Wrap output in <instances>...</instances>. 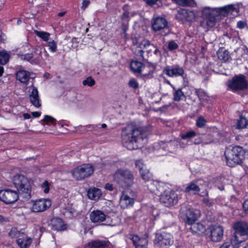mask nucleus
Instances as JSON below:
<instances>
[{
	"label": "nucleus",
	"instance_id": "obj_49",
	"mask_svg": "<svg viewBox=\"0 0 248 248\" xmlns=\"http://www.w3.org/2000/svg\"><path fill=\"white\" fill-rule=\"evenodd\" d=\"M166 219H169V220H165V222L168 226H170L173 223V215L171 213L168 214L165 217Z\"/></svg>",
	"mask_w": 248,
	"mask_h": 248
},
{
	"label": "nucleus",
	"instance_id": "obj_36",
	"mask_svg": "<svg viewBox=\"0 0 248 248\" xmlns=\"http://www.w3.org/2000/svg\"><path fill=\"white\" fill-rule=\"evenodd\" d=\"M34 33L36 36L40 37L44 41H48L49 39L50 34L48 32L35 30Z\"/></svg>",
	"mask_w": 248,
	"mask_h": 248
},
{
	"label": "nucleus",
	"instance_id": "obj_3",
	"mask_svg": "<svg viewBox=\"0 0 248 248\" xmlns=\"http://www.w3.org/2000/svg\"><path fill=\"white\" fill-rule=\"evenodd\" d=\"M247 151L240 146H234L232 148H228L225 151V155L227 165L234 167L241 165L245 158Z\"/></svg>",
	"mask_w": 248,
	"mask_h": 248
},
{
	"label": "nucleus",
	"instance_id": "obj_41",
	"mask_svg": "<svg viewBox=\"0 0 248 248\" xmlns=\"http://www.w3.org/2000/svg\"><path fill=\"white\" fill-rule=\"evenodd\" d=\"M196 133L194 131H190L187 132L185 134H181V137L183 140H186L187 139H191L196 136Z\"/></svg>",
	"mask_w": 248,
	"mask_h": 248
},
{
	"label": "nucleus",
	"instance_id": "obj_51",
	"mask_svg": "<svg viewBox=\"0 0 248 248\" xmlns=\"http://www.w3.org/2000/svg\"><path fill=\"white\" fill-rule=\"evenodd\" d=\"M129 12L125 11L124 12L121 16V19L123 21V22H128L129 20Z\"/></svg>",
	"mask_w": 248,
	"mask_h": 248
},
{
	"label": "nucleus",
	"instance_id": "obj_8",
	"mask_svg": "<svg viewBox=\"0 0 248 248\" xmlns=\"http://www.w3.org/2000/svg\"><path fill=\"white\" fill-rule=\"evenodd\" d=\"M94 172L93 166L90 164H84L77 167L72 175L77 180H81L91 176Z\"/></svg>",
	"mask_w": 248,
	"mask_h": 248
},
{
	"label": "nucleus",
	"instance_id": "obj_48",
	"mask_svg": "<svg viewBox=\"0 0 248 248\" xmlns=\"http://www.w3.org/2000/svg\"><path fill=\"white\" fill-rule=\"evenodd\" d=\"M128 85L134 89H137L139 87V83L134 78H132L129 81Z\"/></svg>",
	"mask_w": 248,
	"mask_h": 248
},
{
	"label": "nucleus",
	"instance_id": "obj_40",
	"mask_svg": "<svg viewBox=\"0 0 248 248\" xmlns=\"http://www.w3.org/2000/svg\"><path fill=\"white\" fill-rule=\"evenodd\" d=\"M95 83V81L93 78L91 77H88L82 82V84L84 86H88L89 87L93 86Z\"/></svg>",
	"mask_w": 248,
	"mask_h": 248
},
{
	"label": "nucleus",
	"instance_id": "obj_12",
	"mask_svg": "<svg viewBox=\"0 0 248 248\" xmlns=\"http://www.w3.org/2000/svg\"><path fill=\"white\" fill-rule=\"evenodd\" d=\"M19 197L20 196L15 190L6 189L0 191V200L6 204L14 203Z\"/></svg>",
	"mask_w": 248,
	"mask_h": 248
},
{
	"label": "nucleus",
	"instance_id": "obj_27",
	"mask_svg": "<svg viewBox=\"0 0 248 248\" xmlns=\"http://www.w3.org/2000/svg\"><path fill=\"white\" fill-rule=\"evenodd\" d=\"M87 195L90 199L96 201L101 196L102 192L99 188L93 187L89 188Z\"/></svg>",
	"mask_w": 248,
	"mask_h": 248
},
{
	"label": "nucleus",
	"instance_id": "obj_58",
	"mask_svg": "<svg viewBox=\"0 0 248 248\" xmlns=\"http://www.w3.org/2000/svg\"><path fill=\"white\" fill-rule=\"evenodd\" d=\"M202 202L207 206H211L212 205V202H210L209 198L208 197L204 198L203 199Z\"/></svg>",
	"mask_w": 248,
	"mask_h": 248
},
{
	"label": "nucleus",
	"instance_id": "obj_25",
	"mask_svg": "<svg viewBox=\"0 0 248 248\" xmlns=\"http://www.w3.org/2000/svg\"><path fill=\"white\" fill-rule=\"evenodd\" d=\"M156 68V65L154 63L147 62L144 64L143 67V71L141 74L143 77H152Z\"/></svg>",
	"mask_w": 248,
	"mask_h": 248
},
{
	"label": "nucleus",
	"instance_id": "obj_44",
	"mask_svg": "<svg viewBox=\"0 0 248 248\" xmlns=\"http://www.w3.org/2000/svg\"><path fill=\"white\" fill-rule=\"evenodd\" d=\"M48 46L50 51L53 53L56 52L57 48V45L56 42L52 40L48 42Z\"/></svg>",
	"mask_w": 248,
	"mask_h": 248
},
{
	"label": "nucleus",
	"instance_id": "obj_63",
	"mask_svg": "<svg viewBox=\"0 0 248 248\" xmlns=\"http://www.w3.org/2000/svg\"><path fill=\"white\" fill-rule=\"evenodd\" d=\"M33 117L35 118L39 117L41 115V113L37 111H34L31 113Z\"/></svg>",
	"mask_w": 248,
	"mask_h": 248
},
{
	"label": "nucleus",
	"instance_id": "obj_54",
	"mask_svg": "<svg viewBox=\"0 0 248 248\" xmlns=\"http://www.w3.org/2000/svg\"><path fill=\"white\" fill-rule=\"evenodd\" d=\"M247 26V23L243 21H239L237 23V27L240 29H244Z\"/></svg>",
	"mask_w": 248,
	"mask_h": 248
},
{
	"label": "nucleus",
	"instance_id": "obj_43",
	"mask_svg": "<svg viewBox=\"0 0 248 248\" xmlns=\"http://www.w3.org/2000/svg\"><path fill=\"white\" fill-rule=\"evenodd\" d=\"M206 122V120L202 116H200L196 120V124L197 127L202 128L205 125Z\"/></svg>",
	"mask_w": 248,
	"mask_h": 248
},
{
	"label": "nucleus",
	"instance_id": "obj_7",
	"mask_svg": "<svg viewBox=\"0 0 248 248\" xmlns=\"http://www.w3.org/2000/svg\"><path fill=\"white\" fill-rule=\"evenodd\" d=\"M173 243V236L166 232L156 233L154 240L155 244L159 248H169Z\"/></svg>",
	"mask_w": 248,
	"mask_h": 248
},
{
	"label": "nucleus",
	"instance_id": "obj_30",
	"mask_svg": "<svg viewBox=\"0 0 248 248\" xmlns=\"http://www.w3.org/2000/svg\"><path fill=\"white\" fill-rule=\"evenodd\" d=\"M218 58L224 62H226L231 59L229 52L224 47H220L217 51Z\"/></svg>",
	"mask_w": 248,
	"mask_h": 248
},
{
	"label": "nucleus",
	"instance_id": "obj_61",
	"mask_svg": "<svg viewBox=\"0 0 248 248\" xmlns=\"http://www.w3.org/2000/svg\"><path fill=\"white\" fill-rule=\"evenodd\" d=\"M90 3L89 0H83L82 8H86Z\"/></svg>",
	"mask_w": 248,
	"mask_h": 248
},
{
	"label": "nucleus",
	"instance_id": "obj_2",
	"mask_svg": "<svg viewBox=\"0 0 248 248\" xmlns=\"http://www.w3.org/2000/svg\"><path fill=\"white\" fill-rule=\"evenodd\" d=\"M123 145L128 150H136L142 147L147 142V132L142 128L128 125L121 132Z\"/></svg>",
	"mask_w": 248,
	"mask_h": 248
},
{
	"label": "nucleus",
	"instance_id": "obj_62",
	"mask_svg": "<svg viewBox=\"0 0 248 248\" xmlns=\"http://www.w3.org/2000/svg\"><path fill=\"white\" fill-rule=\"evenodd\" d=\"M146 2L150 5H154L155 4L158 0H145Z\"/></svg>",
	"mask_w": 248,
	"mask_h": 248
},
{
	"label": "nucleus",
	"instance_id": "obj_35",
	"mask_svg": "<svg viewBox=\"0 0 248 248\" xmlns=\"http://www.w3.org/2000/svg\"><path fill=\"white\" fill-rule=\"evenodd\" d=\"M10 55L9 53L5 51H0V64L4 65L6 64L9 60Z\"/></svg>",
	"mask_w": 248,
	"mask_h": 248
},
{
	"label": "nucleus",
	"instance_id": "obj_60",
	"mask_svg": "<svg viewBox=\"0 0 248 248\" xmlns=\"http://www.w3.org/2000/svg\"><path fill=\"white\" fill-rule=\"evenodd\" d=\"M105 188L106 189L108 190L109 191H112L113 189L112 185L110 184L109 183L106 184Z\"/></svg>",
	"mask_w": 248,
	"mask_h": 248
},
{
	"label": "nucleus",
	"instance_id": "obj_47",
	"mask_svg": "<svg viewBox=\"0 0 248 248\" xmlns=\"http://www.w3.org/2000/svg\"><path fill=\"white\" fill-rule=\"evenodd\" d=\"M140 173L142 179L145 181H148L150 179L151 174H150L148 170L145 171V172H144L143 171H141Z\"/></svg>",
	"mask_w": 248,
	"mask_h": 248
},
{
	"label": "nucleus",
	"instance_id": "obj_59",
	"mask_svg": "<svg viewBox=\"0 0 248 248\" xmlns=\"http://www.w3.org/2000/svg\"><path fill=\"white\" fill-rule=\"evenodd\" d=\"M231 246V243L229 242H224L220 247V248H229Z\"/></svg>",
	"mask_w": 248,
	"mask_h": 248
},
{
	"label": "nucleus",
	"instance_id": "obj_22",
	"mask_svg": "<svg viewBox=\"0 0 248 248\" xmlns=\"http://www.w3.org/2000/svg\"><path fill=\"white\" fill-rule=\"evenodd\" d=\"M199 180H195L187 184L184 192L188 195H196L200 191V188L197 183Z\"/></svg>",
	"mask_w": 248,
	"mask_h": 248
},
{
	"label": "nucleus",
	"instance_id": "obj_33",
	"mask_svg": "<svg viewBox=\"0 0 248 248\" xmlns=\"http://www.w3.org/2000/svg\"><path fill=\"white\" fill-rule=\"evenodd\" d=\"M32 242L30 237L26 236L25 238H19L16 240V242L21 248H27Z\"/></svg>",
	"mask_w": 248,
	"mask_h": 248
},
{
	"label": "nucleus",
	"instance_id": "obj_6",
	"mask_svg": "<svg viewBox=\"0 0 248 248\" xmlns=\"http://www.w3.org/2000/svg\"><path fill=\"white\" fill-rule=\"evenodd\" d=\"M227 85L233 92L244 91L248 88V82L245 76L242 74L235 76L228 81Z\"/></svg>",
	"mask_w": 248,
	"mask_h": 248
},
{
	"label": "nucleus",
	"instance_id": "obj_21",
	"mask_svg": "<svg viewBox=\"0 0 248 248\" xmlns=\"http://www.w3.org/2000/svg\"><path fill=\"white\" fill-rule=\"evenodd\" d=\"M90 218L92 222L100 224L106 220V216L103 211L97 210L90 213Z\"/></svg>",
	"mask_w": 248,
	"mask_h": 248
},
{
	"label": "nucleus",
	"instance_id": "obj_16",
	"mask_svg": "<svg viewBox=\"0 0 248 248\" xmlns=\"http://www.w3.org/2000/svg\"><path fill=\"white\" fill-rule=\"evenodd\" d=\"M163 73L169 77H183L185 74V70L179 65L167 66L163 70Z\"/></svg>",
	"mask_w": 248,
	"mask_h": 248
},
{
	"label": "nucleus",
	"instance_id": "obj_17",
	"mask_svg": "<svg viewBox=\"0 0 248 248\" xmlns=\"http://www.w3.org/2000/svg\"><path fill=\"white\" fill-rule=\"evenodd\" d=\"M32 211L36 213L46 211L51 205L50 200L47 199H39L35 201H32Z\"/></svg>",
	"mask_w": 248,
	"mask_h": 248
},
{
	"label": "nucleus",
	"instance_id": "obj_64",
	"mask_svg": "<svg viewBox=\"0 0 248 248\" xmlns=\"http://www.w3.org/2000/svg\"><path fill=\"white\" fill-rule=\"evenodd\" d=\"M23 116L25 119H29L31 117V115L28 113H24Z\"/></svg>",
	"mask_w": 248,
	"mask_h": 248
},
{
	"label": "nucleus",
	"instance_id": "obj_56",
	"mask_svg": "<svg viewBox=\"0 0 248 248\" xmlns=\"http://www.w3.org/2000/svg\"><path fill=\"white\" fill-rule=\"evenodd\" d=\"M153 49H154V53L157 56H161V51L158 49L156 46H154V47H152Z\"/></svg>",
	"mask_w": 248,
	"mask_h": 248
},
{
	"label": "nucleus",
	"instance_id": "obj_13",
	"mask_svg": "<svg viewBox=\"0 0 248 248\" xmlns=\"http://www.w3.org/2000/svg\"><path fill=\"white\" fill-rule=\"evenodd\" d=\"M208 230L212 241L218 242L223 239L224 229L222 226L212 225L208 228Z\"/></svg>",
	"mask_w": 248,
	"mask_h": 248
},
{
	"label": "nucleus",
	"instance_id": "obj_26",
	"mask_svg": "<svg viewBox=\"0 0 248 248\" xmlns=\"http://www.w3.org/2000/svg\"><path fill=\"white\" fill-rule=\"evenodd\" d=\"M179 16H183L182 18H184L186 20L190 22L195 20L196 15L195 13L191 10L183 9L178 13Z\"/></svg>",
	"mask_w": 248,
	"mask_h": 248
},
{
	"label": "nucleus",
	"instance_id": "obj_42",
	"mask_svg": "<svg viewBox=\"0 0 248 248\" xmlns=\"http://www.w3.org/2000/svg\"><path fill=\"white\" fill-rule=\"evenodd\" d=\"M195 93L200 100H203L205 97L207 96L206 93L201 89H195Z\"/></svg>",
	"mask_w": 248,
	"mask_h": 248
},
{
	"label": "nucleus",
	"instance_id": "obj_39",
	"mask_svg": "<svg viewBox=\"0 0 248 248\" xmlns=\"http://www.w3.org/2000/svg\"><path fill=\"white\" fill-rule=\"evenodd\" d=\"M23 234V232L21 233L20 232L17 231V229L15 228H12L9 232V236L12 238L16 237L19 238Z\"/></svg>",
	"mask_w": 248,
	"mask_h": 248
},
{
	"label": "nucleus",
	"instance_id": "obj_29",
	"mask_svg": "<svg viewBox=\"0 0 248 248\" xmlns=\"http://www.w3.org/2000/svg\"><path fill=\"white\" fill-rule=\"evenodd\" d=\"M144 65L143 63L138 61H132L130 63V68L134 73L141 74L143 71Z\"/></svg>",
	"mask_w": 248,
	"mask_h": 248
},
{
	"label": "nucleus",
	"instance_id": "obj_9",
	"mask_svg": "<svg viewBox=\"0 0 248 248\" xmlns=\"http://www.w3.org/2000/svg\"><path fill=\"white\" fill-rule=\"evenodd\" d=\"M233 227L235 230L236 234L233 235L231 239V243L236 245L243 241L238 238V235L240 236L248 235V223L244 221H239L236 222Z\"/></svg>",
	"mask_w": 248,
	"mask_h": 248
},
{
	"label": "nucleus",
	"instance_id": "obj_34",
	"mask_svg": "<svg viewBox=\"0 0 248 248\" xmlns=\"http://www.w3.org/2000/svg\"><path fill=\"white\" fill-rule=\"evenodd\" d=\"M185 97V95L181 89H176L175 88V90H173V100L175 101H180Z\"/></svg>",
	"mask_w": 248,
	"mask_h": 248
},
{
	"label": "nucleus",
	"instance_id": "obj_45",
	"mask_svg": "<svg viewBox=\"0 0 248 248\" xmlns=\"http://www.w3.org/2000/svg\"><path fill=\"white\" fill-rule=\"evenodd\" d=\"M42 121H44L46 124H48L49 123L54 124L56 120L50 116L45 115Z\"/></svg>",
	"mask_w": 248,
	"mask_h": 248
},
{
	"label": "nucleus",
	"instance_id": "obj_24",
	"mask_svg": "<svg viewBox=\"0 0 248 248\" xmlns=\"http://www.w3.org/2000/svg\"><path fill=\"white\" fill-rule=\"evenodd\" d=\"M51 223L53 229L58 231H63L66 228V225L63 220L59 217H55L51 219Z\"/></svg>",
	"mask_w": 248,
	"mask_h": 248
},
{
	"label": "nucleus",
	"instance_id": "obj_11",
	"mask_svg": "<svg viewBox=\"0 0 248 248\" xmlns=\"http://www.w3.org/2000/svg\"><path fill=\"white\" fill-rule=\"evenodd\" d=\"M180 213L186 223L191 224L196 221L199 217V211H194L187 206H184L181 208Z\"/></svg>",
	"mask_w": 248,
	"mask_h": 248
},
{
	"label": "nucleus",
	"instance_id": "obj_23",
	"mask_svg": "<svg viewBox=\"0 0 248 248\" xmlns=\"http://www.w3.org/2000/svg\"><path fill=\"white\" fill-rule=\"evenodd\" d=\"M29 98L31 104L37 108L41 106V100L39 96L37 89L33 87L32 90L29 95Z\"/></svg>",
	"mask_w": 248,
	"mask_h": 248
},
{
	"label": "nucleus",
	"instance_id": "obj_5",
	"mask_svg": "<svg viewBox=\"0 0 248 248\" xmlns=\"http://www.w3.org/2000/svg\"><path fill=\"white\" fill-rule=\"evenodd\" d=\"M114 179L123 188L131 187L134 183L133 173L126 169H118L114 174Z\"/></svg>",
	"mask_w": 248,
	"mask_h": 248
},
{
	"label": "nucleus",
	"instance_id": "obj_57",
	"mask_svg": "<svg viewBox=\"0 0 248 248\" xmlns=\"http://www.w3.org/2000/svg\"><path fill=\"white\" fill-rule=\"evenodd\" d=\"M122 29L124 31V35H125V32L128 29V22H123L122 23Z\"/></svg>",
	"mask_w": 248,
	"mask_h": 248
},
{
	"label": "nucleus",
	"instance_id": "obj_50",
	"mask_svg": "<svg viewBox=\"0 0 248 248\" xmlns=\"http://www.w3.org/2000/svg\"><path fill=\"white\" fill-rule=\"evenodd\" d=\"M143 166L144 165L140 160H136L135 161V166L139 169L140 172L143 171Z\"/></svg>",
	"mask_w": 248,
	"mask_h": 248
},
{
	"label": "nucleus",
	"instance_id": "obj_18",
	"mask_svg": "<svg viewBox=\"0 0 248 248\" xmlns=\"http://www.w3.org/2000/svg\"><path fill=\"white\" fill-rule=\"evenodd\" d=\"M152 27L155 31H161L168 28V22L164 17H157L152 20Z\"/></svg>",
	"mask_w": 248,
	"mask_h": 248
},
{
	"label": "nucleus",
	"instance_id": "obj_14",
	"mask_svg": "<svg viewBox=\"0 0 248 248\" xmlns=\"http://www.w3.org/2000/svg\"><path fill=\"white\" fill-rule=\"evenodd\" d=\"M32 52L38 56L34 57L32 53H27L19 55V57L21 60L27 61L32 64H38L40 62V58L41 57V48L39 46H36L33 49Z\"/></svg>",
	"mask_w": 248,
	"mask_h": 248
},
{
	"label": "nucleus",
	"instance_id": "obj_38",
	"mask_svg": "<svg viewBox=\"0 0 248 248\" xmlns=\"http://www.w3.org/2000/svg\"><path fill=\"white\" fill-rule=\"evenodd\" d=\"M248 124V122L247 119L245 117L241 116L237 121L236 127L238 129L245 128L246 127Z\"/></svg>",
	"mask_w": 248,
	"mask_h": 248
},
{
	"label": "nucleus",
	"instance_id": "obj_53",
	"mask_svg": "<svg viewBox=\"0 0 248 248\" xmlns=\"http://www.w3.org/2000/svg\"><path fill=\"white\" fill-rule=\"evenodd\" d=\"M239 50L241 51L242 53V57L245 60H247L248 59V49L247 48H241L239 49Z\"/></svg>",
	"mask_w": 248,
	"mask_h": 248
},
{
	"label": "nucleus",
	"instance_id": "obj_10",
	"mask_svg": "<svg viewBox=\"0 0 248 248\" xmlns=\"http://www.w3.org/2000/svg\"><path fill=\"white\" fill-rule=\"evenodd\" d=\"M161 203L166 207L171 206L178 202V196L176 193L170 189L164 190L159 196Z\"/></svg>",
	"mask_w": 248,
	"mask_h": 248
},
{
	"label": "nucleus",
	"instance_id": "obj_46",
	"mask_svg": "<svg viewBox=\"0 0 248 248\" xmlns=\"http://www.w3.org/2000/svg\"><path fill=\"white\" fill-rule=\"evenodd\" d=\"M178 47V45L174 41H170L168 43V48L170 51L176 49Z\"/></svg>",
	"mask_w": 248,
	"mask_h": 248
},
{
	"label": "nucleus",
	"instance_id": "obj_55",
	"mask_svg": "<svg viewBox=\"0 0 248 248\" xmlns=\"http://www.w3.org/2000/svg\"><path fill=\"white\" fill-rule=\"evenodd\" d=\"M243 208L245 212L248 214V199L244 201L243 204Z\"/></svg>",
	"mask_w": 248,
	"mask_h": 248
},
{
	"label": "nucleus",
	"instance_id": "obj_20",
	"mask_svg": "<svg viewBox=\"0 0 248 248\" xmlns=\"http://www.w3.org/2000/svg\"><path fill=\"white\" fill-rule=\"evenodd\" d=\"M109 242L103 240H92L87 243L84 248H108Z\"/></svg>",
	"mask_w": 248,
	"mask_h": 248
},
{
	"label": "nucleus",
	"instance_id": "obj_28",
	"mask_svg": "<svg viewBox=\"0 0 248 248\" xmlns=\"http://www.w3.org/2000/svg\"><path fill=\"white\" fill-rule=\"evenodd\" d=\"M16 78L20 82L27 83L30 78V73L25 70H19L16 74Z\"/></svg>",
	"mask_w": 248,
	"mask_h": 248
},
{
	"label": "nucleus",
	"instance_id": "obj_32",
	"mask_svg": "<svg viewBox=\"0 0 248 248\" xmlns=\"http://www.w3.org/2000/svg\"><path fill=\"white\" fill-rule=\"evenodd\" d=\"M190 229L193 232L198 234L204 233L206 231L205 227L201 223H195L191 224Z\"/></svg>",
	"mask_w": 248,
	"mask_h": 248
},
{
	"label": "nucleus",
	"instance_id": "obj_15",
	"mask_svg": "<svg viewBox=\"0 0 248 248\" xmlns=\"http://www.w3.org/2000/svg\"><path fill=\"white\" fill-rule=\"evenodd\" d=\"M135 197L136 195L133 191L123 192L120 200V205L121 208L125 209L132 206L134 203Z\"/></svg>",
	"mask_w": 248,
	"mask_h": 248
},
{
	"label": "nucleus",
	"instance_id": "obj_31",
	"mask_svg": "<svg viewBox=\"0 0 248 248\" xmlns=\"http://www.w3.org/2000/svg\"><path fill=\"white\" fill-rule=\"evenodd\" d=\"M154 47V45L150 43V41L147 39L143 40L140 44L139 47L141 49L138 50V55L144 59L143 54L144 51L143 49L148 48V47Z\"/></svg>",
	"mask_w": 248,
	"mask_h": 248
},
{
	"label": "nucleus",
	"instance_id": "obj_4",
	"mask_svg": "<svg viewBox=\"0 0 248 248\" xmlns=\"http://www.w3.org/2000/svg\"><path fill=\"white\" fill-rule=\"evenodd\" d=\"M13 180L22 200H29L31 197V188L28 179L23 175L18 174L15 175Z\"/></svg>",
	"mask_w": 248,
	"mask_h": 248
},
{
	"label": "nucleus",
	"instance_id": "obj_19",
	"mask_svg": "<svg viewBox=\"0 0 248 248\" xmlns=\"http://www.w3.org/2000/svg\"><path fill=\"white\" fill-rule=\"evenodd\" d=\"M128 238L132 241L136 248H147L148 240L146 238L134 234H129Z\"/></svg>",
	"mask_w": 248,
	"mask_h": 248
},
{
	"label": "nucleus",
	"instance_id": "obj_1",
	"mask_svg": "<svg viewBox=\"0 0 248 248\" xmlns=\"http://www.w3.org/2000/svg\"><path fill=\"white\" fill-rule=\"evenodd\" d=\"M239 5L237 4H229L217 8L205 7L202 10L201 16L203 20L201 23V26L207 29L212 28L215 26L220 16H236L239 15Z\"/></svg>",
	"mask_w": 248,
	"mask_h": 248
},
{
	"label": "nucleus",
	"instance_id": "obj_52",
	"mask_svg": "<svg viewBox=\"0 0 248 248\" xmlns=\"http://www.w3.org/2000/svg\"><path fill=\"white\" fill-rule=\"evenodd\" d=\"M42 187L44 188V192L45 193H47L49 190V183L47 181H45L42 186Z\"/></svg>",
	"mask_w": 248,
	"mask_h": 248
},
{
	"label": "nucleus",
	"instance_id": "obj_37",
	"mask_svg": "<svg viewBox=\"0 0 248 248\" xmlns=\"http://www.w3.org/2000/svg\"><path fill=\"white\" fill-rule=\"evenodd\" d=\"M175 1L179 5L184 6H194L196 5V3L194 0H175Z\"/></svg>",
	"mask_w": 248,
	"mask_h": 248
}]
</instances>
